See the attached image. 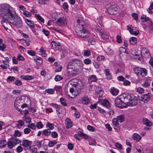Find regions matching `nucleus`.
I'll return each mask as SVG.
<instances>
[{"label":"nucleus","mask_w":153,"mask_h":153,"mask_svg":"<svg viewBox=\"0 0 153 153\" xmlns=\"http://www.w3.org/2000/svg\"><path fill=\"white\" fill-rule=\"evenodd\" d=\"M15 11L9 4L4 3L0 5V15L5 20L10 19L12 15H14Z\"/></svg>","instance_id":"obj_1"},{"label":"nucleus","mask_w":153,"mask_h":153,"mask_svg":"<svg viewBox=\"0 0 153 153\" xmlns=\"http://www.w3.org/2000/svg\"><path fill=\"white\" fill-rule=\"evenodd\" d=\"M77 22L79 24L76 29V32L77 35L80 38L85 39L89 37L90 33L86 29V25L82 24L79 20H77Z\"/></svg>","instance_id":"obj_2"},{"label":"nucleus","mask_w":153,"mask_h":153,"mask_svg":"<svg viewBox=\"0 0 153 153\" xmlns=\"http://www.w3.org/2000/svg\"><path fill=\"white\" fill-rule=\"evenodd\" d=\"M10 17V19L7 20L9 21V22L13 24V26L17 27L22 25V20L15 12L14 15H12Z\"/></svg>","instance_id":"obj_3"},{"label":"nucleus","mask_w":153,"mask_h":153,"mask_svg":"<svg viewBox=\"0 0 153 153\" xmlns=\"http://www.w3.org/2000/svg\"><path fill=\"white\" fill-rule=\"evenodd\" d=\"M115 105L120 108L124 107L126 105V102L124 94H122L117 97L114 101Z\"/></svg>","instance_id":"obj_4"},{"label":"nucleus","mask_w":153,"mask_h":153,"mask_svg":"<svg viewBox=\"0 0 153 153\" xmlns=\"http://www.w3.org/2000/svg\"><path fill=\"white\" fill-rule=\"evenodd\" d=\"M53 22L57 25L61 27L66 26L68 23V21L65 17L62 14V16L58 18L57 20H53Z\"/></svg>","instance_id":"obj_5"},{"label":"nucleus","mask_w":153,"mask_h":153,"mask_svg":"<svg viewBox=\"0 0 153 153\" xmlns=\"http://www.w3.org/2000/svg\"><path fill=\"white\" fill-rule=\"evenodd\" d=\"M134 71L135 73L137 75H141L144 76L147 74V71L145 68H142L138 67H136L134 69Z\"/></svg>","instance_id":"obj_6"},{"label":"nucleus","mask_w":153,"mask_h":153,"mask_svg":"<svg viewBox=\"0 0 153 153\" xmlns=\"http://www.w3.org/2000/svg\"><path fill=\"white\" fill-rule=\"evenodd\" d=\"M117 5L115 4H108L106 6L108 13L110 14L113 15L117 12Z\"/></svg>","instance_id":"obj_7"},{"label":"nucleus","mask_w":153,"mask_h":153,"mask_svg":"<svg viewBox=\"0 0 153 153\" xmlns=\"http://www.w3.org/2000/svg\"><path fill=\"white\" fill-rule=\"evenodd\" d=\"M72 65H68L67 68L68 69L67 72L69 74V76H73L75 74H76L78 72V69L79 68L77 67H71Z\"/></svg>","instance_id":"obj_8"},{"label":"nucleus","mask_w":153,"mask_h":153,"mask_svg":"<svg viewBox=\"0 0 153 153\" xmlns=\"http://www.w3.org/2000/svg\"><path fill=\"white\" fill-rule=\"evenodd\" d=\"M68 65H73L74 67L78 68L82 65V62L78 59H74L68 63Z\"/></svg>","instance_id":"obj_9"},{"label":"nucleus","mask_w":153,"mask_h":153,"mask_svg":"<svg viewBox=\"0 0 153 153\" xmlns=\"http://www.w3.org/2000/svg\"><path fill=\"white\" fill-rule=\"evenodd\" d=\"M23 104V100L20 98H17L14 102V106L16 108L17 110L20 111L21 108H20V107Z\"/></svg>","instance_id":"obj_10"},{"label":"nucleus","mask_w":153,"mask_h":153,"mask_svg":"<svg viewBox=\"0 0 153 153\" xmlns=\"http://www.w3.org/2000/svg\"><path fill=\"white\" fill-rule=\"evenodd\" d=\"M127 27V30L131 34L135 35H137L139 34V30L136 29H134L133 27L131 25H128Z\"/></svg>","instance_id":"obj_11"},{"label":"nucleus","mask_w":153,"mask_h":153,"mask_svg":"<svg viewBox=\"0 0 153 153\" xmlns=\"http://www.w3.org/2000/svg\"><path fill=\"white\" fill-rule=\"evenodd\" d=\"M141 55L146 58H149L150 56L149 50L146 48H143L141 50Z\"/></svg>","instance_id":"obj_12"},{"label":"nucleus","mask_w":153,"mask_h":153,"mask_svg":"<svg viewBox=\"0 0 153 153\" xmlns=\"http://www.w3.org/2000/svg\"><path fill=\"white\" fill-rule=\"evenodd\" d=\"M151 94L150 93H148L144 94L141 97L140 100L144 102H147L150 98Z\"/></svg>","instance_id":"obj_13"},{"label":"nucleus","mask_w":153,"mask_h":153,"mask_svg":"<svg viewBox=\"0 0 153 153\" xmlns=\"http://www.w3.org/2000/svg\"><path fill=\"white\" fill-rule=\"evenodd\" d=\"M125 99L126 103H128L129 102L134 99L136 98V97L133 94H130L127 95L126 94H123Z\"/></svg>","instance_id":"obj_14"},{"label":"nucleus","mask_w":153,"mask_h":153,"mask_svg":"<svg viewBox=\"0 0 153 153\" xmlns=\"http://www.w3.org/2000/svg\"><path fill=\"white\" fill-rule=\"evenodd\" d=\"M112 122L114 129L116 130H119L120 128L117 120L116 118H114L112 120Z\"/></svg>","instance_id":"obj_15"},{"label":"nucleus","mask_w":153,"mask_h":153,"mask_svg":"<svg viewBox=\"0 0 153 153\" xmlns=\"http://www.w3.org/2000/svg\"><path fill=\"white\" fill-rule=\"evenodd\" d=\"M98 32L99 33L102 39H106L108 38V36L106 33L103 31L102 30L99 29L98 30Z\"/></svg>","instance_id":"obj_16"},{"label":"nucleus","mask_w":153,"mask_h":153,"mask_svg":"<svg viewBox=\"0 0 153 153\" xmlns=\"http://www.w3.org/2000/svg\"><path fill=\"white\" fill-rule=\"evenodd\" d=\"M65 124L66 127L67 128H71L73 125V123L69 119L67 118L65 121Z\"/></svg>","instance_id":"obj_17"},{"label":"nucleus","mask_w":153,"mask_h":153,"mask_svg":"<svg viewBox=\"0 0 153 153\" xmlns=\"http://www.w3.org/2000/svg\"><path fill=\"white\" fill-rule=\"evenodd\" d=\"M132 138L133 140H135V141L138 142L140 141L141 138L140 136L137 133H135L133 134Z\"/></svg>","instance_id":"obj_18"},{"label":"nucleus","mask_w":153,"mask_h":153,"mask_svg":"<svg viewBox=\"0 0 153 153\" xmlns=\"http://www.w3.org/2000/svg\"><path fill=\"white\" fill-rule=\"evenodd\" d=\"M31 142L27 140H23L22 145L25 147H28L31 144Z\"/></svg>","instance_id":"obj_19"},{"label":"nucleus","mask_w":153,"mask_h":153,"mask_svg":"<svg viewBox=\"0 0 153 153\" xmlns=\"http://www.w3.org/2000/svg\"><path fill=\"white\" fill-rule=\"evenodd\" d=\"M142 122L144 124L147 126H150L152 125V123L147 118H143Z\"/></svg>","instance_id":"obj_20"},{"label":"nucleus","mask_w":153,"mask_h":153,"mask_svg":"<svg viewBox=\"0 0 153 153\" xmlns=\"http://www.w3.org/2000/svg\"><path fill=\"white\" fill-rule=\"evenodd\" d=\"M119 90L114 87H112L111 89V92L113 95H117L119 93Z\"/></svg>","instance_id":"obj_21"},{"label":"nucleus","mask_w":153,"mask_h":153,"mask_svg":"<svg viewBox=\"0 0 153 153\" xmlns=\"http://www.w3.org/2000/svg\"><path fill=\"white\" fill-rule=\"evenodd\" d=\"M10 140H11L15 146L20 142V140L16 137V136H14V137L11 138Z\"/></svg>","instance_id":"obj_22"},{"label":"nucleus","mask_w":153,"mask_h":153,"mask_svg":"<svg viewBox=\"0 0 153 153\" xmlns=\"http://www.w3.org/2000/svg\"><path fill=\"white\" fill-rule=\"evenodd\" d=\"M25 22L29 26V27H30V28H32L34 27V23L30 20L27 19H26Z\"/></svg>","instance_id":"obj_23"},{"label":"nucleus","mask_w":153,"mask_h":153,"mask_svg":"<svg viewBox=\"0 0 153 153\" xmlns=\"http://www.w3.org/2000/svg\"><path fill=\"white\" fill-rule=\"evenodd\" d=\"M20 77L24 79L28 80L33 79L34 77L30 75H22L20 76Z\"/></svg>","instance_id":"obj_24"},{"label":"nucleus","mask_w":153,"mask_h":153,"mask_svg":"<svg viewBox=\"0 0 153 153\" xmlns=\"http://www.w3.org/2000/svg\"><path fill=\"white\" fill-rule=\"evenodd\" d=\"M34 60L38 63L41 64L42 62V60L41 57L36 56L34 58Z\"/></svg>","instance_id":"obj_25"},{"label":"nucleus","mask_w":153,"mask_h":153,"mask_svg":"<svg viewBox=\"0 0 153 153\" xmlns=\"http://www.w3.org/2000/svg\"><path fill=\"white\" fill-rule=\"evenodd\" d=\"M131 106H133L136 105L137 103V100L136 98L134 99L129 102L128 103Z\"/></svg>","instance_id":"obj_26"},{"label":"nucleus","mask_w":153,"mask_h":153,"mask_svg":"<svg viewBox=\"0 0 153 153\" xmlns=\"http://www.w3.org/2000/svg\"><path fill=\"white\" fill-rule=\"evenodd\" d=\"M51 44L53 48H56V47H59L60 46V43L58 42L54 41H52L51 42Z\"/></svg>","instance_id":"obj_27"},{"label":"nucleus","mask_w":153,"mask_h":153,"mask_svg":"<svg viewBox=\"0 0 153 153\" xmlns=\"http://www.w3.org/2000/svg\"><path fill=\"white\" fill-rule=\"evenodd\" d=\"M43 134L44 135L48 136L51 134V132L49 129H46L44 130L42 132Z\"/></svg>","instance_id":"obj_28"},{"label":"nucleus","mask_w":153,"mask_h":153,"mask_svg":"<svg viewBox=\"0 0 153 153\" xmlns=\"http://www.w3.org/2000/svg\"><path fill=\"white\" fill-rule=\"evenodd\" d=\"M0 147L4 148L7 146V143L5 140L1 139L0 141Z\"/></svg>","instance_id":"obj_29"},{"label":"nucleus","mask_w":153,"mask_h":153,"mask_svg":"<svg viewBox=\"0 0 153 153\" xmlns=\"http://www.w3.org/2000/svg\"><path fill=\"white\" fill-rule=\"evenodd\" d=\"M137 42V39L136 38L134 37H131L129 40L130 43L133 45H134L136 44Z\"/></svg>","instance_id":"obj_30"},{"label":"nucleus","mask_w":153,"mask_h":153,"mask_svg":"<svg viewBox=\"0 0 153 153\" xmlns=\"http://www.w3.org/2000/svg\"><path fill=\"white\" fill-rule=\"evenodd\" d=\"M97 80L96 76L95 75H93L88 79L89 83H91L92 82H95Z\"/></svg>","instance_id":"obj_31"},{"label":"nucleus","mask_w":153,"mask_h":153,"mask_svg":"<svg viewBox=\"0 0 153 153\" xmlns=\"http://www.w3.org/2000/svg\"><path fill=\"white\" fill-rule=\"evenodd\" d=\"M116 119L118 121H119L120 123L122 122L125 120L124 116L122 115L117 116Z\"/></svg>","instance_id":"obj_32"},{"label":"nucleus","mask_w":153,"mask_h":153,"mask_svg":"<svg viewBox=\"0 0 153 153\" xmlns=\"http://www.w3.org/2000/svg\"><path fill=\"white\" fill-rule=\"evenodd\" d=\"M46 127L48 128V129H49L50 130H53L54 128V125L49 122H48L46 124Z\"/></svg>","instance_id":"obj_33"},{"label":"nucleus","mask_w":153,"mask_h":153,"mask_svg":"<svg viewBox=\"0 0 153 153\" xmlns=\"http://www.w3.org/2000/svg\"><path fill=\"white\" fill-rule=\"evenodd\" d=\"M57 112V113L58 115V116L60 117H61L64 116V114L61 113L59 111V106L57 105V107L55 108Z\"/></svg>","instance_id":"obj_34"},{"label":"nucleus","mask_w":153,"mask_h":153,"mask_svg":"<svg viewBox=\"0 0 153 153\" xmlns=\"http://www.w3.org/2000/svg\"><path fill=\"white\" fill-rule=\"evenodd\" d=\"M70 92L71 93L72 95H76L79 94V92H78L77 93H76V90H74V89L72 88H69Z\"/></svg>","instance_id":"obj_35"},{"label":"nucleus","mask_w":153,"mask_h":153,"mask_svg":"<svg viewBox=\"0 0 153 153\" xmlns=\"http://www.w3.org/2000/svg\"><path fill=\"white\" fill-rule=\"evenodd\" d=\"M45 91L49 94H53L54 93L55 90L54 89L50 88L46 90Z\"/></svg>","instance_id":"obj_36"},{"label":"nucleus","mask_w":153,"mask_h":153,"mask_svg":"<svg viewBox=\"0 0 153 153\" xmlns=\"http://www.w3.org/2000/svg\"><path fill=\"white\" fill-rule=\"evenodd\" d=\"M7 145L9 149H11L13 148L15 146L11 140H10V141L7 142Z\"/></svg>","instance_id":"obj_37"},{"label":"nucleus","mask_w":153,"mask_h":153,"mask_svg":"<svg viewBox=\"0 0 153 153\" xmlns=\"http://www.w3.org/2000/svg\"><path fill=\"white\" fill-rule=\"evenodd\" d=\"M88 42L90 45H94L96 43L95 40L93 38H90L88 40Z\"/></svg>","instance_id":"obj_38"},{"label":"nucleus","mask_w":153,"mask_h":153,"mask_svg":"<svg viewBox=\"0 0 153 153\" xmlns=\"http://www.w3.org/2000/svg\"><path fill=\"white\" fill-rule=\"evenodd\" d=\"M36 18L38 20H39L42 23L44 22V20L39 15L36 14L35 15Z\"/></svg>","instance_id":"obj_39"},{"label":"nucleus","mask_w":153,"mask_h":153,"mask_svg":"<svg viewBox=\"0 0 153 153\" xmlns=\"http://www.w3.org/2000/svg\"><path fill=\"white\" fill-rule=\"evenodd\" d=\"M23 120L25 121L26 123H30L31 122V119L29 117L24 116L23 117Z\"/></svg>","instance_id":"obj_40"},{"label":"nucleus","mask_w":153,"mask_h":153,"mask_svg":"<svg viewBox=\"0 0 153 153\" xmlns=\"http://www.w3.org/2000/svg\"><path fill=\"white\" fill-rule=\"evenodd\" d=\"M36 127L39 129L42 128L43 127V125L41 121L37 122L36 125Z\"/></svg>","instance_id":"obj_41"},{"label":"nucleus","mask_w":153,"mask_h":153,"mask_svg":"<svg viewBox=\"0 0 153 153\" xmlns=\"http://www.w3.org/2000/svg\"><path fill=\"white\" fill-rule=\"evenodd\" d=\"M102 105L106 107L108 106L109 103L108 101L106 100H104L102 101Z\"/></svg>","instance_id":"obj_42"},{"label":"nucleus","mask_w":153,"mask_h":153,"mask_svg":"<svg viewBox=\"0 0 153 153\" xmlns=\"http://www.w3.org/2000/svg\"><path fill=\"white\" fill-rule=\"evenodd\" d=\"M63 78L59 75H57L55 77L54 79L56 81H59L61 80H62Z\"/></svg>","instance_id":"obj_43"},{"label":"nucleus","mask_w":153,"mask_h":153,"mask_svg":"<svg viewBox=\"0 0 153 153\" xmlns=\"http://www.w3.org/2000/svg\"><path fill=\"white\" fill-rule=\"evenodd\" d=\"M27 127L32 129H35L36 128L35 124L33 123L31 124L29 123L27 126Z\"/></svg>","instance_id":"obj_44"},{"label":"nucleus","mask_w":153,"mask_h":153,"mask_svg":"<svg viewBox=\"0 0 153 153\" xmlns=\"http://www.w3.org/2000/svg\"><path fill=\"white\" fill-rule=\"evenodd\" d=\"M15 77L14 76H9L7 78V81L8 82H10L14 81L15 79Z\"/></svg>","instance_id":"obj_45"},{"label":"nucleus","mask_w":153,"mask_h":153,"mask_svg":"<svg viewBox=\"0 0 153 153\" xmlns=\"http://www.w3.org/2000/svg\"><path fill=\"white\" fill-rule=\"evenodd\" d=\"M141 19L143 22H146L149 19V18L146 16L145 15H143L141 17Z\"/></svg>","instance_id":"obj_46"},{"label":"nucleus","mask_w":153,"mask_h":153,"mask_svg":"<svg viewBox=\"0 0 153 153\" xmlns=\"http://www.w3.org/2000/svg\"><path fill=\"white\" fill-rule=\"evenodd\" d=\"M23 14L26 17H30L31 16V13L28 11H25L23 12Z\"/></svg>","instance_id":"obj_47"},{"label":"nucleus","mask_w":153,"mask_h":153,"mask_svg":"<svg viewBox=\"0 0 153 153\" xmlns=\"http://www.w3.org/2000/svg\"><path fill=\"white\" fill-rule=\"evenodd\" d=\"M83 102L85 104H87L89 102L90 100L88 98L86 97H84L83 98Z\"/></svg>","instance_id":"obj_48"},{"label":"nucleus","mask_w":153,"mask_h":153,"mask_svg":"<svg viewBox=\"0 0 153 153\" xmlns=\"http://www.w3.org/2000/svg\"><path fill=\"white\" fill-rule=\"evenodd\" d=\"M6 46L3 43H1L0 44V50L2 51H4V49L6 48Z\"/></svg>","instance_id":"obj_49"},{"label":"nucleus","mask_w":153,"mask_h":153,"mask_svg":"<svg viewBox=\"0 0 153 153\" xmlns=\"http://www.w3.org/2000/svg\"><path fill=\"white\" fill-rule=\"evenodd\" d=\"M148 25L149 27L150 28L151 30H153V22L151 20H149L148 22Z\"/></svg>","instance_id":"obj_50"},{"label":"nucleus","mask_w":153,"mask_h":153,"mask_svg":"<svg viewBox=\"0 0 153 153\" xmlns=\"http://www.w3.org/2000/svg\"><path fill=\"white\" fill-rule=\"evenodd\" d=\"M115 146L118 148L120 150H122V146L120 143H115Z\"/></svg>","instance_id":"obj_51"},{"label":"nucleus","mask_w":153,"mask_h":153,"mask_svg":"<svg viewBox=\"0 0 153 153\" xmlns=\"http://www.w3.org/2000/svg\"><path fill=\"white\" fill-rule=\"evenodd\" d=\"M60 101L61 102V103L64 105L65 106H66L67 105V103L65 102V99L62 98H61L60 99Z\"/></svg>","instance_id":"obj_52"},{"label":"nucleus","mask_w":153,"mask_h":153,"mask_svg":"<svg viewBox=\"0 0 153 153\" xmlns=\"http://www.w3.org/2000/svg\"><path fill=\"white\" fill-rule=\"evenodd\" d=\"M52 137L53 138H56L58 137V134L56 131H53L51 133Z\"/></svg>","instance_id":"obj_53"},{"label":"nucleus","mask_w":153,"mask_h":153,"mask_svg":"<svg viewBox=\"0 0 153 153\" xmlns=\"http://www.w3.org/2000/svg\"><path fill=\"white\" fill-rule=\"evenodd\" d=\"M137 92L140 94L144 93V89L141 87H139L137 88Z\"/></svg>","instance_id":"obj_54"},{"label":"nucleus","mask_w":153,"mask_h":153,"mask_svg":"<svg viewBox=\"0 0 153 153\" xmlns=\"http://www.w3.org/2000/svg\"><path fill=\"white\" fill-rule=\"evenodd\" d=\"M84 54L85 56H88L91 54L90 51L89 50H87L84 51Z\"/></svg>","instance_id":"obj_55"},{"label":"nucleus","mask_w":153,"mask_h":153,"mask_svg":"<svg viewBox=\"0 0 153 153\" xmlns=\"http://www.w3.org/2000/svg\"><path fill=\"white\" fill-rule=\"evenodd\" d=\"M27 53L30 55L32 56H35V53L33 51L28 50L27 51Z\"/></svg>","instance_id":"obj_56"},{"label":"nucleus","mask_w":153,"mask_h":153,"mask_svg":"<svg viewBox=\"0 0 153 153\" xmlns=\"http://www.w3.org/2000/svg\"><path fill=\"white\" fill-rule=\"evenodd\" d=\"M117 41L118 43H121L122 42L121 36L120 35H117L116 37Z\"/></svg>","instance_id":"obj_57"},{"label":"nucleus","mask_w":153,"mask_h":153,"mask_svg":"<svg viewBox=\"0 0 153 153\" xmlns=\"http://www.w3.org/2000/svg\"><path fill=\"white\" fill-rule=\"evenodd\" d=\"M87 129L91 131H95L94 128L92 126L88 125L87 127Z\"/></svg>","instance_id":"obj_58"},{"label":"nucleus","mask_w":153,"mask_h":153,"mask_svg":"<svg viewBox=\"0 0 153 153\" xmlns=\"http://www.w3.org/2000/svg\"><path fill=\"white\" fill-rule=\"evenodd\" d=\"M13 84H16L17 85L19 86L22 84V82L20 80H16L13 83Z\"/></svg>","instance_id":"obj_59"},{"label":"nucleus","mask_w":153,"mask_h":153,"mask_svg":"<svg viewBox=\"0 0 153 153\" xmlns=\"http://www.w3.org/2000/svg\"><path fill=\"white\" fill-rule=\"evenodd\" d=\"M18 122L19 123L17 125V127H18L19 126H22L24 125V123L22 120H19Z\"/></svg>","instance_id":"obj_60"},{"label":"nucleus","mask_w":153,"mask_h":153,"mask_svg":"<svg viewBox=\"0 0 153 153\" xmlns=\"http://www.w3.org/2000/svg\"><path fill=\"white\" fill-rule=\"evenodd\" d=\"M89 144L90 145H95L96 144V142L94 139H92V141L89 140Z\"/></svg>","instance_id":"obj_61"},{"label":"nucleus","mask_w":153,"mask_h":153,"mask_svg":"<svg viewBox=\"0 0 153 153\" xmlns=\"http://www.w3.org/2000/svg\"><path fill=\"white\" fill-rule=\"evenodd\" d=\"M132 16L134 19L135 20H137L138 19V16L136 13H133Z\"/></svg>","instance_id":"obj_62"},{"label":"nucleus","mask_w":153,"mask_h":153,"mask_svg":"<svg viewBox=\"0 0 153 153\" xmlns=\"http://www.w3.org/2000/svg\"><path fill=\"white\" fill-rule=\"evenodd\" d=\"M30 130L29 128H26L24 129V133L25 134H28L30 133Z\"/></svg>","instance_id":"obj_63"},{"label":"nucleus","mask_w":153,"mask_h":153,"mask_svg":"<svg viewBox=\"0 0 153 153\" xmlns=\"http://www.w3.org/2000/svg\"><path fill=\"white\" fill-rule=\"evenodd\" d=\"M68 148L70 150H71L73 149L74 145L72 144L71 143H68Z\"/></svg>","instance_id":"obj_64"}]
</instances>
